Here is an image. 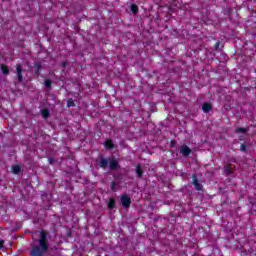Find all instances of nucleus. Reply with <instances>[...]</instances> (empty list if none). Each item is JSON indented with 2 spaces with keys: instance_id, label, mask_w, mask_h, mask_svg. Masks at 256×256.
<instances>
[{
  "instance_id": "nucleus-1",
  "label": "nucleus",
  "mask_w": 256,
  "mask_h": 256,
  "mask_svg": "<svg viewBox=\"0 0 256 256\" xmlns=\"http://www.w3.org/2000/svg\"><path fill=\"white\" fill-rule=\"evenodd\" d=\"M48 233L44 230L40 231L38 240L39 245H33L30 250V256H43L49 251Z\"/></svg>"
},
{
  "instance_id": "nucleus-2",
  "label": "nucleus",
  "mask_w": 256,
  "mask_h": 256,
  "mask_svg": "<svg viewBox=\"0 0 256 256\" xmlns=\"http://www.w3.org/2000/svg\"><path fill=\"white\" fill-rule=\"evenodd\" d=\"M98 167L100 169H107L109 167L110 171H117L121 168L119 161L115 157L105 158L103 156L99 157Z\"/></svg>"
},
{
  "instance_id": "nucleus-3",
  "label": "nucleus",
  "mask_w": 256,
  "mask_h": 256,
  "mask_svg": "<svg viewBox=\"0 0 256 256\" xmlns=\"http://www.w3.org/2000/svg\"><path fill=\"white\" fill-rule=\"evenodd\" d=\"M120 203L124 209H129V207H131V197L127 194H123L120 197Z\"/></svg>"
},
{
  "instance_id": "nucleus-4",
  "label": "nucleus",
  "mask_w": 256,
  "mask_h": 256,
  "mask_svg": "<svg viewBox=\"0 0 256 256\" xmlns=\"http://www.w3.org/2000/svg\"><path fill=\"white\" fill-rule=\"evenodd\" d=\"M192 185L196 191H203V184L199 183V179H197V174L192 175Z\"/></svg>"
},
{
  "instance_id": "nucleus-5",
  "label": "nucleus",
  "mask_w": 256,
  "mask_h": 256,
  "mask_svg": "<svg viewBox=\"0 0 256 256\" xmlns=\"http://www.w3.org/2000/svg\"><path fill=\"white\" fill-rule=\"evenodd\" d=\"M180 154L183 155V157H189L191 155V148H189L187 145L181 146Z\"/></svg>"
},
{
  "instance_id": "nucleus-6",
  "label": "nucleus",
  "mask_w": 256,
  "mask_h": 256,
  "mask_svg": "<svg viewBox=\"0 0 256 256\" xmlns=\"http://www.w3.org/2000/svg\"><path fill=\"white\" fill-rule=\"evenodd\" d=\"M16 71L19 83H23V68L21 67V64L16 65Z\"/></svg>"
},
{
  "instance_id": "nucleus-7",
  "label": "nucleus",
  "mask_w": 256,
  "mask_h": 256,
  "mask_svg": "<svg viewBox=\"0 0 256 256\" xmlns=\"http://www.w3.org/2000/svg\"><path fill=\"white\" fill-rule=\"evenodd\" d=\"M224 173L226 177H229V175H233V164H227L224 166Z\"/></svg>"
},
{
  "instance_id": "nucleus-8",
  "label": "nucleus",
  "mask_w": 256,
  "mask_h": 256,
  "mask_svg": "<svg viewBox=\"0 0 256 256\" xmlns=\"http://www.w3.org/2000/svg\"><path fill=\"white\" fill-rule=\"evenodd\" d=\"M202 111L203 113H210V111H213V105L209 102L202 104Z\"/></svg>"
},
{
  "instance_id": "nucleus-9",
  "label": "nucleus",
  "mask_w": 256,
  "mask_h": 256,
  "mask_svg": "<svg viewBox=\"0 0 256 256\" xmlns=\"http://www.w3.org/2000/svg\"><path fill=\"white\" fill-rule=\"evenodd\" d=\"M104 147H105V149H108L111 151V149H115V144L113 143V140L108 139L105 141Z\"/></svg>"
},
{
  "instance_id": "nucleus-10",
  "label": "nucleus",
  "mask_w": 256,
  "mask_h": 256,
  "mask_svg": "<svg viewBox=\"0 0 256 256\" xmlns=\"http://www.w3.org/2000/svg\"><path fill=\"white\" fill-rule=\"evenodd\" d=\"M136 175L138 177V179H141V177H143V168H141V164H138L136 166Z\"/></svg>"
},
{
  "instance_id": "nucleus-11",
  "label": "nucleus",
  "mask_w": 256,
  "mask_h": 256,
  "mask_svg": "<svg viewBox=\"0 0 256 256\" xmlns=\"http://www.w3.org/2000/svg\"><path fill=\"white\" fill-rule=\"evenodd\" d=\"M11 171L14 175H19V173H21V166L14 165L12 166Z\"/></svg>"
},
{
  "instance_id": "nucleus-12",
  "label": "nucleus",
  "mask_w": 256,
  "mask_h": 256,
  "mask_svg": "<svg viewBox=\"0 0 256 256\" xmlns=\"http://www.w3.org/2000/svg\"><path fill=\"white\" fill-rule=\"evenodd\" d=\"M130 11L133 13V15H137V13H139V6L136 4H131Z\"/></svg>"
},
{
  "instance_id": "nucleus-13",
  "label": "nucleus",
  "mask_w": 256,
  "mask_h": 256,
  "mask_svg": "<svg viewBox=\"0 0 256 256\" xmlns=\"http://www.w3.org/2000/svg\"><path fill=\"white\" fill-rule=\"evenodd\" d=\"M41 69H42L41 64L36 63L34 65V73H35V75H41Z\"/></svg>"
},
{
  "instance_id": "nucleus-14",
  "label": "nucleus",
  "mask_w": 256,
  "mask_h": 256,
  "mask_svg": "<svg viewBox=\"0 0 256 256\" xmlns=\"http://www.w3.org/2000/svg\"><path fill=\"white\" fill-rule=\"evenodd\" d=\"M108 209L110 211H113V209H115V200L114 198H110L109 202H108Z\"/></svg>"
},
{
  "instance_id": "nucleus-15",
  "label": "nucleus",
  "mask_w": 256,
  "mask_h": 256,
  "mask_svg": "<svg viewBox=\"0 0 256 256\" xmlns=\"http://www.w3.org/2000/svg\"><path fill=\"white\" fill-rule=\"evenodd\" d=\"M41 114L44 119H48L49 115H51V112H49V109H43Z\"/></svg>"
},
{
  "instance_id": "nucleus-16",
  "label": "nucleus",
  "mask_w": 256,
  "mask_h": 256,
  "mask_svg": "<svg viewBox=\"0 0 256 256\" xmlns=\"http://www.w3.org/2000/svg\"><path fill=\"white\" fill-rule=\"evenodd\" d=\"M1 70H2V73H3L4 75H9V67H7V65L2 64V65H1Z\"/></svg>"
},
{
  "instance_id": "nucleus-17",
  "label": "nucleus",
  "mask_w": 256,
  "mask_h": 256,
  "mask_svg": "<svg viewBox=\"0 0 256 256\" xmlns=\"http://www.w3.org/2000/svg\"><path fill=\"white\" fill-rule=\"evenodd\" d=\"M44 85H45V87H47V89H51V87L53 85V81H51V79H46L44 81Z\"/></svg>"
},
{
  "instance_id": "nucleus-18",
  "label": "nucleus",
  "mask_w": 256,
  "mask_h": 256,
  "mask_svg": "<svg viewBox=\"0 0 256 256\" xmlns=\"http://www.w3.org/2000/svg\"><path fill=\"white\" fill-rule=\"evenodd\" d=\"M249 128L239 127L235 130V133H248Z\"/></svg>"
},
{
  "instance_id": "nucleus-19",
  "label": "nucleus",
  "mask_w": 256,
  "mask_h": 256,
  "mask_svg": "<svg viewBox=\"0 0 256 256\" xmlns=\"http://www.w3.org/2000/svg\"><path fill=\"white\" fill-rule=\"evenodd\" d=\"M110 189L115 193L117 191V182L112 181L110 184Z\"/></svg>"
},
{
  "instance_id": "nucleus-20",
  "label": "nucleus",
  "mask_w": 256,
  "mask_h": 256,
  "mask_svg": "<svg viewBox=\"0 0 256 256\" xmlns=\"http://www.w3.org/2000/svg\"><path fill=\"white\" fill-rule=\"evenodd\" d=\"M66 103L67 107H75V101L73 100V98H69Z\"/></svg>"
},
{
  "instance_id": "nucleus-21",
  "label": "nucleus",
  "mask_w": 256,
  "mask_h": 256,
  "mask_svg": "<svg viewBox=\"0 0 256 256\" xmlns=\"http://www.w3.org/2000/svg\"><path fill=\"white\" fill-rule=\"evenodd\" d=\"M240 151H241L242 153H245V152L247 151V145L241 144V145H240Z\"/></svg>"
},
{
  "instance_id": "nucleus-22",
  "label": "nucleus",
  "mask_w": 256,
  "mask_h": 256,
  "mask_svg": "<svg viewBox=\"0 0 256 256\" xmlns=\"http://www.w3.org/2000/svg\"><path fill=\"white\" fill-rule=\"evenodd\" d=\"M219 47H221V42H220V41H218V42L215 43V45H214V51H219Z\"/></svg>"
},
{
  "instance_id": "nucleus-23",
  "label": "nucleus",
  "mask_w": 256,
  "mask_h": 256,
  "mask_svg": "<svg viewBox=\"0 0 256 256\" xmlns=\"http://www.w3.org/2000/svg\"><path fill=\"white\" fill-rule=\"evenodd\" d=\"M5 247V240L0 239V249Z\"/></svg>"
},
{
  "instance_id": "nucleus-24",
  "label": "nucleus",
  "mask_w": 256,
  "mask_h": 256,
  "mask_svg": "<svg viewBox=\"0 0 256 256\" xmlns=\"http://www.w3.org/2000/svg\"><path fill=\"white\" fill-rule=\"evenodd\" d=\"M61 66H62V67H67V62H66V61L62 62V63H61Z\"/></svg>"
},
{
  "instance_id": "nucleus-25",
  "label": "nucleus",
  "mask_w": 256,
  "mask_h": 256,
  "mask_svg": "<svg viewBox=\"0 0 256 256\" xmlns=\"http://www.w3.org/2000/svg\"><path fill=\"white\" fill-rule=\"evenodd\" d=\"M171 147H175V141H171Z\"/></svg>"
},
{
  "instance_id": "nucleus-26",
  "label": "nucleus",
  "mask_w": 256,
  "mask_h": 256,
  "mask_svg": "<svg viewBox=\"0 0 256 256\" xmlns=\"http://www.w3.org/2000/svg\"><path fill=\"white\" fill-rule=\"evenodd\" d=\"M50 163H53V159H49Z\"/></svg>"
}]
</instances>
